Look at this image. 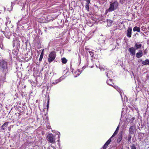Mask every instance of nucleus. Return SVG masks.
<instances>
[{
	"mask_svg": "<svg viewBox=\"0 0 149 149\" xmlns=\"http://www.w3.org/2000/svg\"><path fill=\"white\" fill-rule=\"evenodd\" d=\"M7 70V62L1 60H0V71L5 72Z\"/></svg>",
	"mask_w": 149,
	"mask_h": 149,
	"instance_id": "nucleus-1",
	"label": "nucleus"
},
{
	"mask_svg": "<svg viewBox=\"0 0 149 149\" xmlns=\"http://www.w3.org/2000/svg\"><path fill=\"white\" fill-rule=\"evenodd\" d=\"M56 53L55 52H51L49 55L48 61L50 63L53 61L56 57Z\"/></svg>",
	"mask_w": 149,
	"mask_h": 149,
	"instance_id": "nucleus-2",
	"label": "nucleus"
},
{
	"mask_svg": "<svg viewBox=\"0 0 149 149\" xmlns=\"http://www.w3.org/2000/svg\"><path fill=\"white\" fill-rule=\"evenodd\" d=\"M55 135H53L52 134H48L47 138L48 139V141L49 143H55Z\"/></svg>",
	"mask_w": 149,
	"mask_h": 149,
	"instance_id": "nucleus-3",
	"label": "nucleus"
},
{
	"mask_svg": "<svg viewBox=\"0 0 149 149\" xmlns=\"http://www.w3.org/2000/svg\"><path fill=\"white\" fill-rule=\"evenodd\" d=\"M118 6L117 2H114L110 4L109 8L108 9L109 11H112L116 9Z\"/></svg>",
	"mask_w": 149,
	"mask_h": 149,
	"instance_id": "nucleus-4",
	"label": "nucleus"
},
{
	"mask_svg": "<svg viewBox=\"0 0 149 149\" xmlns=\"http://www.w3.org/2000/svg\"><path fill=\"white\" fill-rule=\"evenodd\" d=\"M136 127L135 124H132L130 126L129 130V133L130 134H132L136 132Z\"/></svg>",
	"mask_w": 149,
	"mask_h": 149,
	"instance_id": "nucleus-5",
	"label": "nucleus"
},
{
	"mask_svg": "<svg viewBox=\"0 0 149 149\" xmlns=\"http://www.w3.org/2000/svg\"><path fill=\"white\" fill-rule=\"evenodd\" d=\"M128 50L131 56H134L135 55L136 50L134 47H132L129 48Z\"/></svg>",
	"mask_w": 149,
	"mask_h": 149,
	"instance_id": "nucleus-6",
	"label": "nucleus"
},
{
	"mask_svg": "<svg viewBox=\"0 0 149 149\" xmlns=\"http://www.w3.org/2000/svg\"><path fill=\"white\" fill-rule=\"evenodd\" d=\"M135 55L136 58H141L143 56V52L141 50H139Z\"/></svg>",
	"mask_w": 149,
	"mask_h": 149,
	"instance_id": "nucleus-7",
	"label": "nucleus"
},
{
	"mask_svg": "<svg viewBox=\"0 0 149 149\" xmlns=\"http://www.w3.org/2000/svg\"><path fill=\"white\" fill-rule=\"evenodd\" d=\"M132 28L129 27L127 31V36L129 38H130L131 36Z\"/></svg>",
	"mask_w": 149,
	"mask_h": 149,
	"instance_id": "nucleus-8",
	"label": "nucleus"
},
{
	"mask_svg": "<svg viewBox=\"0 0 149 149\" xmlns=\"http://www.w3.org/2000/svg\"><path fill=\"white\" fill-rule=\"evenodd\" d=\"M20 45L19 41L17 40H14L13 41V47H16L17 48L19 47Z\"/></svg>",
	"mask_w": 149,
	"mask_h": 149,
	"instance_id": "nucleus-9",
	"label": "nucleus"
},
{
	"mask_svg": "<svg viewBox=\"0 0 149 149\" xmlns=\"http://www.w3.org/2000/svg\"><path fill=\"white\" fill-rule=\"evenodd\" d=\"M142 46V45L140 43V42H137L135 43L134 47L136 50L138 49H140Z\"/></svg>",
	"mask_w": 149,
	"mask_h": 149,
	"instance_id": "nucleus-10",
	"label": "nucleus"
},
{
	"mask_svg": "<svg viewBox=\"0 0 149 149\" xmlns=\"http://www.w3.org/2000/svg\"><path fill=\"white\" fill-rule=\"evenodd\" d=\"M133 31H136L137 32H139L140 31V28L139 27L135 26L134 28Z\"/></svg>",
	"mask_w": 149,
	"mask_h": 149,
	"instance_id": "nucleus-11",
	"label": "nucleus"
},
{
	"mask_svg": "<svg viewBox=\"0 0 149 149\" xmlns=\"http://www.w3.org/2000/svg\"><path fill=\"white\" fill-rule=\"evenodd\" d=\"M113 87L115 89H116L117 90V91H118L119 93L121 96H122V95H121L122 92H121V90L120 89V88L116 86H114Z\"/></svg>",
	"mask_w": 149,
	"mask_h": 149,
	"instance_id": "nucleus-12",
	"label": "nucleus"
},
{
	"mask_svg": "<svg viewBox=\"0 0 149 149\" xmlns=\"http://www.w3.org/2000/svg\"><path fill=\"white\" fill-rule=\"evenodd\" d=\"M142 64L143 65H149V60L148 59H146L142 62Z\"/></svg>",
	"mask_w": 149,
	"mask_h": 149,
	"instance_id": "nucleus-13",
	"label": "nucleus"
},
{
	"mask_svg": "<svg viewBox=\"0 0 149 149\" xmlns=\"http://www.w3.org/2000/svg\"><path fill=\"white\" fill-rule=\"evenodd\" d=\"M9 124L8 122H7L5 123H4L2 126H1V128L2 129L4 130V128H5L6 127H7V126H8Z\"/></svg>",
	"mask_w": 149,
	"mask_h": 149,
	"instance_id": "nucleus-14",
	"label": "nucleus"
},
{
	"mask_svg": "<svg viewBox=\"0 0 149 149\" xmlns=\"http://www.w3.org/2000/svg\"><path fill=\"white\" fill-rule=\"evenodd\" d=\"M119 127L118 126L117 127L115 131L111 137V138H112L114 137L118 133V131L119 130Z\"/></svg>",
	"mask_w": 149,
	"mask_h": 149,
	"instance_id": "nucleus-15",
	"label": "nucleus"
},
{
	"mask_svg": "<svg viewBox=\"0 0 149 149\" xmlns=\"http://www.w3.org/2000/svg\"><path fill=\"white\" fill-rule=\"evenodd\" d=\"M107 83L110 86H112V84H113V82L111 79H109V80H108L107 81Z\"/></svg>",
	"mask_w": 149,
	"mask_h": 149,
	"instance_id": "nucleus-16",
	"label": "nucleus"
},
{
	"mask_svg": "<svg viewBox=\"0 0 149 149\" xmlns=\"http://www.w3.org/2000/svg\"><path fill=\"white\" fill-rule=\"evenodd\" d=\"M113 22L110 19H107V23L108 25L109 26L111 25V24Z\"/></svg>",
	"mask_w": 149,
	"mask_h": 149,
	"instance_id": "nucleus-17",
	"label": "nucleus"
},
{
	"mask_svg": "<svg viewBox=\"0 0 149 149\" xmlns=\"http://www.w3.org/2000/svg\"><path fill=\"white\" fill-rule=\"evenodd\" d=\"M81 73V72H80V71L79 70H77L76 72H75V74H76V73H77V75L76 74H74V77H76L77 76H79V75Z\"/></svg>",
	"mask_w": 149,
	"mask_h": 149,
	"instance_id": "nucleus-18",
	"label": "nucleus"
},
{
	"mask_svg": "<svg viewBox=\"0 0 149 149\" xmlns=\"http://www.w3.org/2000/svg\"><path fill=\"white\" fill-rule=\"evenodd\" d=\"M62 63L64 64H65L67 62V60L65 58H62Z\"/></svg>",
	"mask_w": 149,
	"mask_h": 149,
	"instance_id": "nucleus-19",
	"label": "nucleus"
},
{
	"mask_svg": "<svg viewBox=\"0 0 149 149\" xmlns=\"http://www.w3.org/2000/svg\"><path fill=\"white\" fill-rule=\"evenodd\" d=\"M122 136L121 135H120L119 136H118V139H117V142H120L122 140Z\"/></svg>",
	"mask_w": 149,
	"mask_h": 149,
	"instance_id": "nucleus-20",
	"label": "nucleus"
},
{
	"mask_svg": "<svg viewBox=\"0 0 149 149\" xmlns=\"http://www.w3.org/2000/svg\"><path fill=\"white\" fill-rule=\"evenodd\" d=\"M88 52L90 54V55L91 56V57H94V53L92 51H89Z\"/></svg>",
	"mask_w": 149,
	"mask_h": 149,
	"instance_id": "nucleus-21",
	"label": "nucleus"
},
{
	"mask_svg": "<svg viewBox=\"0 0 149 149\" xmlns=\"http://www.w3.org/2000/svg\"><path fill=\"white\" fill-rule=\"evenodd\" d=\"M107 77H108V78H109L110 77V76L109 75V74H110L111 73H112V72L111 71H110V70H109V71H108L107 72Z\"/></svg>",
	"mask_w": 149,
	"mask_h": 149,
	"instance_id": "nucleus-22",
	"label": "nucleus"
},
{
	"mask_svg": "<svg viewBox=\"0 0 149 149\" xmlns=\"http://www.w3.org/2000/svg\"><path fill=\"white\" fill-rule=\"evenodd\" d=\"M108 145L106 143L103 146V147L102 148L100 149H106Z\"/></svg>",
	"mask_w": 149,
	"mask_h": 149,
	"instance_id": "nucleus-23",
	"label": "nucleus"
},
{
	"mask_svg": "<svg viewBox=\"0 0 149 149\" xmlns=\"http://www.w3.org/2000/svg\"><path fill=\"white\" fill-rule=\"evenodd\" d=\"M43 55L40 54V58L39 60V62H40L42 61V60L43 57Z\"/></svg>",
	"mask_w": 149,
	"mask_h": 149,
	"instance_id": "nucleus-24",
	"label": "nucleus"
},
{
	"mask_svg": "<svg viewBox=\"0 0 149 149\" xmlns=\"http://www.w3.org/2000/svg\"><path fill=\"white\" fill-rule=\"evenodd\" d=\"M111 137L110 139H109L105 143L106 144H107V145H108L109 143H110V142L111 141Z\"/></svg>",
	"mask_w": 149,
	"mask_h": 149,
	"instance_id": "nucleus-25",
	"label": "nucleus"
},
{
	"mask_svg": "<svg viewBox=\"0 0 149 149\" xmlns=\"http://www.w3.org/2000/svg\"><path fill=\"white\" fill-rule=\"evenodd\" d=\"M89 4L86 3V5L85 6V8L86 9L88 10V11L89 10V6H88Z\"/></svg>",
	"mask_w": 149,
	"mask_h": 149,
	"instance_id": "nucleus-26",
	"label": "nucleus"
},
{
	"mask_svg": "<svg viewBox=\"0 0 149 149\" xmlns=\"http://www.w3.org/2000/svg\"><path fill=\"white\" fill-rule=\"evenodd\" d=\"M61 81V78H60L58 79H57L55 81L57 83H58L60 82Z\"/></svg>",
	"mask_w": 149,
	"mask_h": 149,
	"instance_id": "nucleus-27",
	"label": "nucleus"
},
{
	"mask_svg": "<svg viewBox=\"0 0 149 149\" xmlns=\"http://www.w3.org/2000/svg\"><path fill=\"white\" fill-rule=\"evenodd\" d=\"M131 149H136V148L134 145H133L131 146Z\"/></svg>",
	"mask_w": 149,
	"mask_h": 149,
	"instance_id": "nucleus-28",
	"label": "nucleus"
},
{
	"mask_svg": "<svg viewBox=\"0 0 149 149\" xmlns=\"http://www.w3.org/2000/svg\"><path fill=\"white\" fill-rule=\"evenodd\" d=\"M87 3H86L89 4L91 0H86Z\"/></svg>",
	"mask_w": 149,
	"mask_h": 149,
	"instance_id": "nucleus-29",
	"label": "nucleus"
},
{
	"mask_svg": "<svg viewBox=\"0 0 149 149\" xmlns=\"http://www.w3.org/2000/svg\"><path fill=\"white\" fill-rule=\"evenodd\" d=\"M47 128L48 129H51V126H49V125H47Z\"/></svg>",
	"mask_w": 149,
	"mask_h": 149,
	"instance_id": "nucleus-30",
	"label": "nucleus"
},
{
	"mask_svg": "<svg viewBox=\"0 0 149 149\" xmlns=\"http://www.w3.org/2000/svg\"><path fill=\"white\" fill-rule=\"evenodd\" d=\"M5 36L6 37V38L9 39V36H8V35H5Z\"/></svg>",
	"mask_w": 149,
	"mask_h": 149,
	"instance_id": "nucleus-31",
	"label": "nucleus"
},
{
	"mask_svg": "<svg viewBox=\"0 0 149 149\" xmlns=\"http://www.w3.org/2000/svg\"><path fill=\"white\" fill-rule=\"evenodd\" d=\"M57 84V83L56 82V81H55V82H53L52 84L55 85L56 84Z\"/></svg>",
	"mask_w": 149,
	"mask_h": 149,
	"instance_id": "nucleus-32",
	"label": "nucleus"
},
{
	"mask_svg": "<svg viewBox=\"0 0 149 149\" xmlns=\"http://www.w3.org/2000/svg\"><path fill=\"white\" fill-rule=\"evenodd\" d=\"M44 54V50L43 49V50H42V52H41V55H43Z\"/></svg>",
	"mask_w": 149,
	"mask_h": 149,
	"instance_id": "nucleus-33",
	"label": "nucleus"
},
{
	"mask_svg": "<svg viewBox=\"0 0 149 149\" xmlns=\"http://www.w3.org/2000/svg\"><path fill=\"white\" fill-rule=\"evenodd\" d=\"M49 100L48 101V104L47 105V108L48 109L49 107V104H48V103H49Z\"/></svg>",
	"mask_w": 149,
	"mask_h": 149,
	"instance_id": "nucleus-34",
	"label": "nucleus"
},
{
	"mask_svg": "<svg viewBox=\"0 0 149 149\" xmlns=\"http://www.w3.org/2000/svg\"><path fill=\"white\" fill-rule=\"evenodd\" d=\"M100 70H102V69L103 70H104V69L103 68H100Z\"/></svg>",
	"mask_w": 149,
	"mask_h": 149,
	"instance_id": "nucleus-35",
	"label": "nucleus"
},
{
	"mask_svg": "<svg viewBox=\"0 0 149 149\" xmlns=\"http://www.w3.org/2000/svg\"><path fill=\"white\" fill-rule=\"evenodd\" d=\"M58 133H59V135H58V137L59 138V137H60V133L59 132H58Z\"/></svg>",
	"mask_w": 149,
	"mask_h": 149,
	"instance_id": "nucleus-36",
	"label": "nucleus"
},
{
	"mask_svg": "<svg viewBox=\"0 0 149 149\" xmlns=\"http://www.w3.org/2000/svg\"><path fill=\"white\" fill-rule=\"evenodd\" d=\"M131 138V136H130V137H128V138H130V139Z\"/></svg>",
	"mask_w": 149,
	"mask_h": 149,
	"instance_id": "nucleus-37",
	"label": "nucleus"
},
{
	"mask_svg": "<svg viewBox=\"0 0 149 149\" xmlns=\"http://www.w3.org/2000/svg\"><path fill=\"white\" fill-rule=\"evenodd\" d=\"M131 138V136H130V137H128V138H130V139Z\"/></svg>",
	"mask_w": 149,
	"mask_h": 149,
	"instance_id": "nucleus-38",
	"label": "nucleus"
},
{
	"mask_svg": "<svg viewBox=\"0 0 149 149\" xmlns=\"http://www.w3.org/2000/svg\"><path fill=\"white\" fill-rule=\"evenodd\" d=\"M8 130H9V127L8 128Z\"/></svg>",
	"mask_w": 149,
	"mask_h": 149,
	"instance_id": "nucleus-39",
	"label": "nucleus"
},
{
	"mask_svg": "<svg viewBox=\"0 0 149 149\" xmlns=\"http://www.w3.org/2000/svg\"><path fill=\"white\" fill-rule=\"evenodd\" d=\"M1 125V124H0V125Z\"/></svg>",
	"mask_w": 149,
	"mask_h": 149,
	"instance_id": "nucleus-40",
	"label": "nucleus"
}]
</instances>
